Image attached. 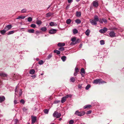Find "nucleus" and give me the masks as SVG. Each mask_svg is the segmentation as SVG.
Here are the masks:
<instances>
[{
    "instance_id": "obj_1",
    "label": "nucleus",
    "mask_w": 124,
    "mask_h": 124,
    "mask_svg": "<svg viewBox=\"0 0 124 124\" xmlns=\"http://www.w3.org/2000/svg\"><path fill=\"white\" fill-rule=\"evenodd\" d=\"M93 84H104L106 83L105 81H102L101 79H97L94 80L93 82Z\"/></svg>"
},
{
    "instance_id": "obj_2",
    "label": "nucleus",
    "mask_w": 124,
    "mask_h": 124,
    "mask_svg": "<svg viewBox=\"0 0 124 124\" xmlns=\"http://www.w3.org/2000/svg\"><path fill=\"white\" fill-rule=\"evenodd\" d=\"M61 114L60 113H58L57 111H55L53 114V116L54 117H55L56 118H59L61 116Z\"/></svg>"
},
{
    "instance_id": "obj_3",
    "label": "nucleus",
    "mask_w": 124,
    "mask_h": 124,
    "mask_svg": "<svg viewBox=\"0 0 124 124\" xmlns=\"http://www.w3.org/2000/svg\"><path fill=\"white\" fill-rule=\"evenodd\" d=\"M92 4L95 8H97L99 6L98 1L95 0L93 1L92 3Z\"/></svg>"
},
{
    "instance_id": "obj_4",
    "label": "nucleus",
    "mask_w": 124,
    "mask_h": 124,
    "mask_svg": "<svg viewBox=\"0 0 124 124\" xmlns=\"http://www.w3.org/2000/svg\"><path fill=\"white\" fill-rule=\"evenodd\" d=\"M77 38L75 37L72 38L71 39V40L72 41V42L70 43L71 45H73L76 44V41Z\"/></svg>"
},
{
    "instance_id": "obj_5",
    "label": "nucleus",
    "mask_w": 124,
    "mask_h": 124,
    "mask_svg": "<svg viewBox=\"0 0 124 124\" xmlns=\"http://www.w3.org/2000/svg\"><path fill=\"white\" fill-rule=\"evenodd\" d=\"M107 30L108 29L104 27L103 29H101L100 30L99 32L101 33H104L107 31Z\"/></svg>"
},
{
    "instance_id": "obj_6",
    "label": "nucleus",
    "mask_w": 124,
    "mask_h": 124,
    "mask_svg": "<svg viewBox=\"0 0 124 124\" xmlns=\"http://www.w3.org/2000/svg\"><path fill=\"white\" fill-rule=\"evenodd\" d=\"M103 22L105 23H107V20L106 19L104 18H100L99 23H100L102 24L103 23Z\"/></svg>"
},
{
    "instance_id": "obj_7",
    "label": "nucleus",
    "mask_w": 124,
    "mask_h": 124,
    "mask_svg": "<svg viewBox=\"0 0 124 124\" xmlns=\"http://www.w3.org/2000/svg\"><path fill=\"white\" fill-rule=\"evenodd\" d=\"M57 31V30L55 29H52L50 30L49 31V33L52 34L55 33Z\"/></svg>"
},
{
    "instance_id": "obj_8",
    "label": "nucleus",
    "mask_w": 124,
    "mask_h": 124,
    "mask_svg": "<svg viewBox=\"0 0 124 124\" xmlns=\"http://www.w3.org/2000/svg\"><path fill=\"white\" fill-rule=\"evenodd\" d=\"M109 34L110 37H116L115 33L113 31L110 32Z\"/></svg>"
},
{
    "instance_id": "obj_9",
    "label": "nucleus",
    "mask_w": 124,
    "mask_h": 124,
    "mask_svg": "<svg viewBox=\"0 0 124 124\" xmlns=\"http://www.w3.org/2000/svg\"><path fill=\"white\" fill-rule=\"evenodd\" d=\"M89 21L91 24L93 25H97V22L94 20L90 19L89 20Z\"/></svg>"
},
{
    "instance_id": "obj_10",
    "label": "nucleus",
    "mask_w": 124,
    "mask_h": 124,
    "mask_svg": "<svg viewBox=\"0 0 124 124\" xmlns=\"http://www.w3.org/2000/svg\"><path fill=\"white\" fill-rule=\"evenodd\" d=\"M102 51H103L104 55L106 56L107 55L109 52L108 50L106 48H103Z\"/></svg>"
},
{
    "instance_id": "obj_11",
    "label": "nucleus",
    "mask_w": 124,
    "mask_h": 124,
    "mask_svg": "<svg viewBox=\"0 0 124 124\" xmlns=\"http://www.w3.org/2000/svg\"><path fill=\"white\" fill-rule=\"evenodd\" d=\"M80 73L82 77H84V75L83 74H85V72L84 68H82L81 69Z\"/></svg>"
},
{
    "instance_id": "obj_12",
    "label": "nucleus",
    "mask_w": 124,
    "mask_h": 124,
    "mask_svg": "<svg viewBox=\"0 0 124 124\" xmlns=\"http://www.w3.org/2000/svg\"><path fill=\"white\" fill-rule=\"evenodd\" d=\"M12 26L11 24H8L5 27V29L7 31H8L12 27Z\"/></svg>"
},
{
    "instance_id": "obj_13",
    "label": "nucleus",
    "mask_w": 124,
    "mask_h": 124,
    "mask_svg": "<svg viewBox=\"0 0 124 124\" xmlns=\"http://www.w3.org/2000/svg\"><path fill=\"white\" fill-rule=\"evenodd\" d=\"M19 100L17 99L15 95V96L14 100V103L15 104H17L19 103Z\"/></svg>"
},
{
    "instance_id": "obj_14",
    "label": "nucleus",
    "mask_w": 124,
    "mask_h": 124,
    "mask_svg": "<svg viewBox=\"0 0 124 124\" xmlns=\"http://www.w3.org/2000/svg\"><path fill=\"white\" fill-rule=\"evenodd\" d=\"M96 22L99 21V22L100 19H99V17L97 15H95L94 17V19Z\"/></svg>"
},
{
    "instance_id": "obj_15",
    "label": "nucleus",
    "mask_w": 124,
    "mask_h": 124,
    "mask_svg": "<svg viewBox=\"0 0 124 124\" xmlns=\"http://www.w3.org/2000/svg\"><path fill=\"white\" fill-rule=\"evenodd\" d=\"M85 114V112L84 111L79 112L78 111V116H82L84 115Z\"/></svg>"
},
{
    "instance_id": "obj_16",
    "label": "nucleus",
    "mask_w": 124,
    "mask_h": 124,
    "mask_svg": "<svg viewBox=\"0 0 124 124\" xmlns=\"http://www.w3.org/2000/svg\"><path fill=\"white\" fill-rule=\"evenodd\" d=\"M5 100V98L3 96H0V103H1Z\"/></svg>"
},
{
    "instance_id": "obj_17",
    "label": "nucleus",
    "mask_w": 124,
    "mask_h": 124,
    "mask_svg": "<svg viewBox=\"0 0 124 124\" xmlns=\"http://www.w3.org/2000/svg\"><path fill=\"white\" fill-rule=\"evenodd\" d=\"M36 116L33 117L32 118L31 124H34L36 121Z\"/></svg>"
},
{
    "instance_id": "obj_18",
    "label": "nucleus",
    "mask_w": 124,
    "mask_h": 124,
    "mask_svg": "<svg viewBox=\"0 0 124 124\" xmlns=\"http://www.w3.org/2000/svg\"><path fill=\"white\" fill-rule=\"evenodd\" d=\"M49 25L50 26H57V24H56L55 22H52L50 23Z\"/></svg>"
},
{
    "instance_id": "obj_19",
    "label": "nucleus",
    "mask_w": 124,
    "mask_h": 124,
    "mask_svg": "<svg viewBox=\"0 0 124 124\" xmlns=\"http://www.w3.org/2000/svg\"><path fill=\"white\" fill-rule=\"evenodd\" d=\"M0 76L3 77H6L7 76V75L3 72H0Z\"/></svg>"
},
{
    "instance_id": "obj_20",
    "label": "nucleus",
    "mask_w": 124,
    "mask_h": 124,
    "mask_svg": "<svg viewBox=\"0 0 124 124\" xmlns=\"http://www.w3.org/2000/svg\"><path fill=\"white\" fill-rule=\"evenodd\" d=\"M92 107V105L89 104V105H86L84 106L83 108L84 109H88Z\"/></svg>"
},
{
    "instance_id": "obj_21",
    "label": "nucleus",
    "mask_w": 124,
    "mask_h": 124,
    "mask_svg": "<svg viewBox=\"0 0 124 124\" xmlns=\"http://www.w3.org/2000/svg\"><path fill=\"white\" fill-rule=\"evenodd\" d=\"M57 46L59 47L63 46H65V43H59L58 44Z\"/></svg>"
},
{
    "instance_id": "obj_22",
    "label": "nucleus",
    "mask_w": 124,
    "mask_h": 124,
    "mask_svg": "<svg viewBox=\"0 0 124 124\" xmlns=\"http://www.w3.org/2000/svg\"><path fill=\"white\" fill-rule=\"evenodd\" d=\"M66 98L65 96L63 97L62 98L61 100V102L62 103H63L65 102L66 100Z\"/></svg>"
},
{
    "instance_id": "obj_23",
    "label": "nucleus",
    "mask_w": 124,
    "mask_h": 124,
    "mask_svg": "<svg viewBox=\"0 0 124 124\" xmlns=\"http://www.w3.org/2000/svg\"><path fill=\"white\" fill-rule=\"evenodd\" d=\"M74 74L75 76H77L78 74V67L77 66H76L75 68Z\"/></svg>"
},
{
    "instance_id": "obj_24",
    "label": "nucleus",
    "mask_w": 124,
    "mask_h": 124,
    "mask_svg": "<svg viewBox=\"0 0 124 124\" xmlns=\"http://www.w3.org/2000/svg\"><path fill=\"white\" fill-rule=\"evenodd\" d=\"M90 32V30L89 29H87L85 31V33L87 36H88L89 35Z\"/></svg>"
},
{
    "instance_id": "obj_25",
    "label": "nucleus",
    "mask_w": 124,
    "mask_h": 124,
    "mask_svg": "<svg viewBox=\"0 0 124 124\" xmlns=\"http://www.w3.org/2000/svg\"><path fill=\"white\" fill-rule=\"evenodd\" d=\"M25 17V16H18V17L16 18V19H23Z\"/></svg>"
},
{
    "instance_id": "obj_26",
    "label": "nucleus",
    "mask_w": 124,
    "mask_h": 124,
    "mask_svg": "<svg viewBox=\"0 0 124 124\" xmlns=\"http://www.w3.org/2000/svg\"><path fill=\"white\" fill-rule=\"evenodd\" d=\"M61 59L63 62H65L66 59V57L65 56H62L61 57Z\"/></svg>"
},
{
    "instance_id": "obj_27",
    "label": "nucleus",
    "mask_w": 124,
    "mask_h": 124,
    "mask_svg": "<svg viewBox=\"0 0 124 124\" xmlns=\"http://www.w3.org/2000/svg\"><path fill=\"white\" fill-rule=\"evenodd\" d=\"M28 32L30 33H33L34 32V30L33 29H29L28 30Z\"/></svg>"
},
{
    "instance_id": "obj_28",
    "label": "nucleus",
    "mask_w": 124,
    "mask_h": 124,
    "mask_svg": "<svg viewBox=\"0 0 124 124\" xmlns=\"http://www.w3.org/2000/svg\"><path fill=\"white\" fill-rule=\"evenodd\" d=\"M35 72V71L33 69L31 70L30 71V74L32 75Z\"/></svg>"
},
{
    "instance_id": "obj_29",
    "label": "nucleus",
    "mask_w": 124,
    "mask_h": 124,
    "mask_svg": "<svg viewBox=\"0 0 124 124\" xmlns=\"http://www.w3.org/2000/svg\"><path fill=\"white\" fill-rule=\"evenodd\" d=\"M54 52L55 53H56L58 55L60 54V52L59 51L56 50H54Z\"/></svg>"
},
{
    "instance_id": "obj_30",
    "label": "nucleus",
    "mask_w": 124,
    "mask_h": 124,
    "mask_svg": "<svg viewBox=\"0 0 124 124\" xmlns=\"http://www.w3.org/2000/svg\"><path fill=\"white\" fill-rule=\"evenodd\" d=\"M72 96V95L71 94H68L66 95L65 96L66 98H71Z\"/></svg>"
},
{
    "instance_id": "obj_31",
    "label": "nucleus",
    "mask_w": 124,
    "mask_h": 124,
    "mask_svg": "<svg viewBox=\"0 0 124 124\" xmlns=\"http://www.w3.org/2000/svg\"><path fill=\"white\" fill-rule=\"evenodd\" d=\"M47 30L46 28V27H42L41 29V30L42 31H46Z\"/></svg>"
},
{
    "instance_id": "obj_32",
    "label": "nucleus",
    "mask_w": 124,
    "mask_h": 124,
    "mask_svg": "<svg viewBox=\"0 0 124 124\" xmlns=\"http://www.w3.org/2000/svg\"><path fill=\"white\" fill-rule=\"evenodd\" d=\"M7 31L6 30H2L0 31V32L1 34H4Z\"/></svg>"
},
{
    "instance_id": "obj_33",
    "label": "nucleus",
    "mask_w": 124,
    "mask_h": 124,
    "mask_svg": "<svg viewBox=\"0 0 124 124\" xmlns=\"http://www.w3.org/2000/svg\"><path fill=\"white\" fill-rule=\"evenodd\" d=\"M73 33L74 34H76L78 33V30L76 29H74L73 30Z\"/></svg>"
},
{
    "instance_id": "obj_34",
    "label": "nucleus",
    "mask_w": 124,
    "mask_h": 124,
    "mask_svg": "<svg viewBox=\"0 0 124 124\" xmlns=\"http://www.w3.org/2000/svg\"><path fill=\"white\" fill-rule=\"evenodd\" d=\"M71 20L70 19H67L66 21V23L67 24H69L71 22Z\"/></svg>"
},
{
    "instance_id": "obj_35",
    "label": "nucleus",
    "mask_w": 124,
    "mask_h": 124,
    "mask_svg": "<svg viewBox=\"0 0 124 124\" xmlns=\"http://www.w3.org/2000/svg\"><path fill=\"white\" fill-rule=\"evenodd\" d=\"M53 14L52 13L49 12L47 13L46 14V17H49L50 16H51Z\"/></svg>"
},
{
    "instance_id": "obj_36",
    "label": "nucleus",
    "mask_w": 124,
    "mask_h": 124,
    "mask_svg": "<svg viewBox=\"0 0 124 124\" xmlns=\"http://www.w3.org/2000/svg\"><path fill=\"white\" fill-rule=\"evenodd\" d=\"M27 9H26L24 8L22 9L21 11V13H26L27 11Z\"/></svg>"
},
{
    "instance_id": "obj_37",
    "label": "nucleus",
    "mask_w": 124,
    "mask_h": 124,
    "mask_svg": "<svg viewBox=\"0 0 124 124\" xmlns=\"http://www.w3.org/2000/svg\"><path fill=\"white\" fill-rule=\"evenodd\" d=\"M18 88V86L17 85L16 86V88L15 89V95H17V94L16 93H18L17 91V89Z\"/></svg>"
},
{
    "instance_id": "obj_38",
    "label": "nucleus",
    "mask_w": 124,
    "mask_h": 124,
    "mask_svg": "<svg viewBox=\"0 0 124 124\" xmlns=\"http://www.w3.org/2000/svg\"><path fill=\"white\" fill-rule=\"evenodd\" d=\"M91 86L90 84L88 85L85 87V89L88 90L91 87Z\"/></svg>"
},
{
    "instance_id": "obj_39",
    "label": "nucleus",
    "mask_w": 124,
    "mask_h": 124,
    "mask_svg": "<svg viewBox=\"0 0 124 124\" xmlns=\"http://www.w3.org/2000/svg\"><path fill=\"white\" fill-rule=\"evenodd\" d=\"M14 32V31H11L8 32V35H9L13 34Z\"/></svg>"
},
{
    "instance_id": "obj_40",
    "label": "nucleus",
    "mask_w": 124,
    "mask_h": 124,
    "mask_svg": "<svg viewBox=\"0 0 124 124\" xmlns=\"http://www.w3.org/2000/svg\"><path fill=\"white\" fill-rule=\"evenodd\" d=\"M42 23V22L40 20H37L36 21V23L38 25L41 24Z\"/></svg>"
},
{
    "instance_id": "obj_41",
    "label": "nucleus",
    "mask_w": 124,
    "mask_h": 124,
    "mask_svg": "<svg viewBox=\"0 0 124 124\" xmlns=\"http://www.w3.org/2000/svg\"><path fill=\"white\" fill-rule=\"evenodd\" d=\"M12 76L13 77V79H14L15 78H16L17 77V75H16L15 74H13Z\"/></svg>"
},
{
    "instance_id": "obj_42",
    "label": "nucleus",
    "mask_w": 124,
    "mask_h": 124,
    "mask_svg": "<svg viewBox=\"0 0 124 124\" xmlns=\"http://www.w3.org/2000/svg\"><path fill=\"white\" fill-rule=\"evenodd\" d=\"M70 80L71 82H74L75 81V78L73 77H72L70 78Z\"/></svg>"
},
{
    "instance_id": "obj_43",
    "label": "nucleus",
    "mask_w": 124,
    "mask_h": 124,
    "mask_svg": "<svg viewBox=\"0 0 124 124\" xmlns=\"http://www.w3.org/2000/svg\"><path fill=\"white\" fill-rule=\"evenodd\" d=\"M100 43L101 45H103L105 44L104 41L103 40H101L100 41Z\"/></svg>"
},
{
    "instance_id": "obj_44",
    "label": "nucleus",
    "mask_w": 124,
    "mask_h": 124,
    "mask_svg": "<svg viewBox=\"0 0 124 124\" xmlns=\"http://www.w3.org/2000/svg\"><path fill=\"white\" fill-rule=\"evenodd\" d=\"M92 111L91 110H89L87 111L86 112V114L87 115L91 113Z\"/></svg>"
},
{
    "instance_id": "obj_45",
    "label": "nucleus",
    "mask_w": 124,
    "mask_h": 124,
    "mask_svg": "<svg viewBox=\"0 0 124 124\" xmlns=\"http://www.w3.org/2000/svg\"><path fill=\"white\" fill-rule=\"evenodd\" d=\"M52 55L51 54H49L47 56V59H49L50 58L52 57Z\"/></svg>"
},
{
    "instance_id": "obj_46",
    "label": "nucleus",
    "mask_w": 124,
    "mask_h": 124,
    "mask_svg": "<svg viewBox=\"0 0 124 124\" xmlns=\"http://www.w3.org/2000/svg\"><path fill=\"white\" fill-rule=\"evenodd\" d=\"M36 25L34 24H31L30 26L31 27H32L33 28H35L36 27Z\"/></svg>"
},
{
    "instance_id": "obj_47",
    "label": "nucleus",
    "mask_w": 124,
    "mask_h": 124,
    "mask_svg": "<svg viewBox=\"0 0 124 124\" xmlns=\"http://www.w3.org/2000/svg\"><path fill=\"white\" fill-rule=\"evenodd\" d=\"M74 122L73 120H71L69 121V124H73Z\"/></svg>"
},
{
    "instance_id": "obj_48",
    "label": "nucleus",
    "mask_w": 124,
    "mask_h": 124,
    "mask_svg": "<svg viewBox=\"0 0 124 124\" xmlns=\"http://www.w3.org/2000/svg\"><path fill=\"white\" fill-rule=\"evenodd\" d=\"M22 90L21 89H20V91H19V96H21L22 94Z\"/></svg>"
},
{
    "instance_id": "obj_49",
    "label": "nucleus",
    "mask_w": 124,
    "mask_h": 124,
    "mask_svg": "<svg viewBox=\"0 0 124 124\" xmlns=\"http://www.w3.org/2000/svg\"><path fill=\"white\" fill-rule=\"evenodd\" d=\"M32 20V18L31 17H29L28 18V21L29 22H31Z\"/></svg>"
},
{
    "instance_id": "obj_50",
    "label": "nucleus",
    "mask_w": 124,
    "mask_h": 124,
    "mask_svg": "<svg viewBox=\"0 0 124 124\" xmlns=\"http://www.w3.org/2000/svg\"><path fill=\"white\" fill-rule=\"evenodd\" d=\"M59 50L60 51H63L64 50V49L63 47H60L59 48Z\"/></svg>"
},
{
    "instance_id": "obj_51",
    "label": "nucleus",
    "mask_w": 124,
    "mask_h": 124,
    "mask_svg": "<svg viewBox=\"0 0 124 124\" xmlns=\"http://www.w3.org/2000/svg\"><path fill=\"white\" fill-rule=\"evenodd\" d=\"M43 63V62L42 60L39 61V64L40 65L42 64Z\"/></svg>"
},
{
    "instance_id": "obj_52",
    "label": "nucleus",
    "mask_w": 124,
    "mask_h": 124,
    "mask_svg": "<svg viewBox=\"0 0 124 124\" xmlns=\"http://www.w3.org/2000/svg\"><path fill=\"white\" fill-rule=\"evenodd\" d=\"M44 113L46 114H47L48 112V110L47 109H45L44 110Z\"/></svg>"
},
{
    "instance_id": "obj_53",
    "label": "nucleus",
    "mask_w": 124,
    "mask_h": 124,
    "mask_svg": "<svg viewBox=\"0 0 124 124\" xmlns=\"http://www.w3.org/2000/svg\"><path fill=\"white\" fill-rule=\"evenodd\" d=\"M20 102L23 104H24L25 102V101L24 100L22 99L20 100Z\"/></svg>"
},
{
    "instance_id": "obj_54",
    "label": "nucleus",
    "mask_w": 124,
    "mask_h": 124,
    "mask_svg": "<svg viewBox=\"0 0 124 124\" xmlns=\"http://www.w3.org/2000/svg\"><path fill=\"white\" fill-rule=\"evenodd\" d=\"M60 102V101L59 100H56L54 102V103L56 104L59 103Z\"/></svg>"
},
{
    "instance_id": "obj_55",
    "label": "nucleus",
    "mask_w": 124,
    "mask_h": 124,
    "mask_svg": "<svg viewBox=\"0 0 124 124\" xmlns=\"http://www.w3.org/2000/svg\"><path fill=\"white\" fill-rule=\"evenodd\" d=\"M22 109L24 111H25L27 110V109L25 107H23Z\"/></svg>"
},
{
    "instance_id": "obj_56",
    "label": "nucleus",
    "mask_w": 124,
    "mask_h": 124,
    "mask_svg": "<svg viewBox=\"0 0 124 124\" xmlns=\"http://www.w3.org/2000/svg\"><path fill=\"white\" fill-rule=\"evenodd\" d=\"M81 15V13L80 12H78V17L80 16Z\"/></svg>"
},
{
    "instance_id": "obj_57",
    "label": "nucleus",
    "mask_w": 124,
    "mask_h": 124,
    "mask_svg": "<svg viewBox=\"0 0 124 124\" xmlns=\"http://www.w3.org/2000/svg\"><path fill=\"white\" fill-rule=\"evenodd\" d=\"M95 103H96V102L95 101H93L91 103L92 105V106H94V104Z\"/></svg>"
},
{
    "instance_id": "obj_58",
    "label": "nucleus",
    "mask_w": 124,
    "mask_h": 124,
    "mask_svg": "<svg viewBox=\"0 0 124 124\" xmlns=\"http://www.w3.org/2000/svg\"><path fill=\"white\" fill-rule=\"evenodd\" d=\"M68 2L69 3H70L73 1V0H68Z\"/></svg>"
},
{
    "instance_id": "obj_59",
    "label": "nucleus",
    "mask_w": 124,
    "mask_h": 124,
    "mask_svg": "<svg viewBox=\"0 0 124 124\" xmlns=\"http://www.w3.org/2000/svg\"><path fill=\"white\" fill-rule=\"evenodd\" d=\"M82 43H81L80 44L79 46V47L80 48H81L82 47Z\"/></svg>"
},
{
    "instance_id": "obj_60",
    "label": "nucleus",
    "mask_w": 124,
    "mask_h": 124,
    "mask_svg": "<svg viewBox=\"0 0 124 124\" xmlns=\"http://www.w3.org/2000/svg\"><path fill=\"white\" fill-rule=\"evenodd\" d=\"M81 22V21L79 19H78V24L80 23Z\"/></svg>"
},
{
    "instance_id": "obj_61",
    "label": "nucleus",
    "mask_w": 124,
    "mask_h": 124,
    "mask_svg": "<svg viewBox=\"0 0 124 124\" xmlns=\"http://www.w3.org/2000/svg\"><path fill=\"white\" fill-rule=\"evenodd\" d=\"M81 85H78V88H81Z\"/></svg>"
},
{
    "instance_id": "obj_62",
    "label": "nucleus",
    "mask_w": 124,
    "mask_h": 124,
    "mask_svg": "<svg viewBox=\"0 0 124 124\" xmlns=\"http://www.w3.org/2000/svg\"><path fill=\"white\" fill-rule=\"evenodd\" d=\"M2 85V82L0 80V88L1 87Z\"/></svg>"
},
{
    "instance_id": "obj_63",
    "label": "nucleus",
    "mask_w": 124,
    "mask_h": 124,
    "mask_svg": "<svg viewBox=\"0 0 124 124\" xmlns=\"http://www.w3.org/2000/svg\"><path fill=\"white\" fill-rule=\"evenodd\" d=\"M69 7H70V5H68L66 7V9H68Z\"/></svg>"
},
{
    "instance_id": "obj_64",
    "label": "nucleus",
    "mask_w": 124,
    "mask_h": 124,
    "mask_svg": "<svg viewBox=\"0 0 124 124\" xmlns=\"http://www.w3.org/2000/svg\"><path fill=\"white\" fill-rule=\"evenodd\" d=\"M36 33L37 34V33H39V31H36Z\"/></svg>"
}]
</instances>
